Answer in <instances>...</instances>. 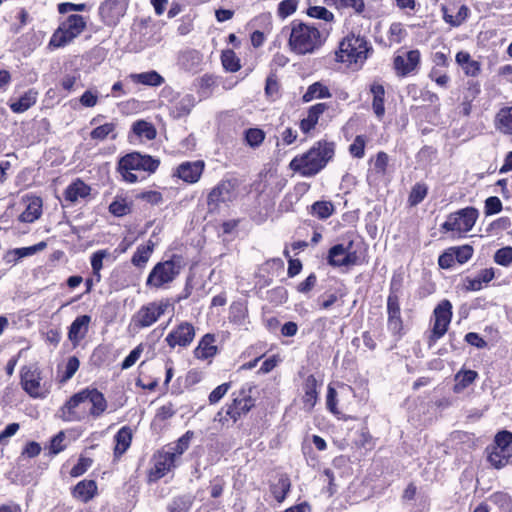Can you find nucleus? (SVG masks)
<instances>
[{
    "label": "nucleus",
    "mask_w": 512,
    "mask_h": 512,
    "mask_svg": "<svg viewBox=\"0 0 512 512\" xmlns=\"http://www.w3.org/2000/svg\"><path fill=\"white\" fill-rule=\"evenodd\" d=\"M368 50V44L364 37L348 35L340 42L336 59L348 65L361 66L367 59Z\"/></svg>",
    "instance_id": "obj_4"
},
{
    "label": "nucleus",
    "mask_w": 512,
    "mask_h": 512,
    "mask_svg": "<svg viewBox=\"0 0 512 512\" xmlns=\"http://www.w3.org/2000/svg\"><path fill=\"white\" fill-rule=\"evenodd\" d=\"M451 319L452 304L449 300H442L433 311V326L428 340L430 347L446 334Z\"/></svg>",
    "instance_id": "obj_10"
},
{
    "label": "nucleus",
    "mask_w": 512,
    "mask_h": 512,
    "mask_svg": "<svg viewBox=\"0 0 512 512\" xmlns=\"http://www.w3.org/2000/svg\"><path fill=\"white\" fill-rule=\"evenodd\" d=\"M366 140L362 135L356 136L353 143L349 147L351 155L355 158H362L365 154Z\"/></svg>",
    "instance_id": "obj_62"
},
{
    "label": "nucleus",
    "mask_w": 512,
    "mask_h": 512,
    "mask_svg": "<svg viewBox=\"0 0 512 512\" xmlns=\"http://www.w3.org/2000/svg\"><path fill=\"white\" fill-rule=\"evenodd\" d=\"M216 337L214 334L207 333L199 341L197 347L194 350V356L200 360H208L213 358L218 348L215 345Z\"/></svg>",
    "instance_id": "obj_24"
},
{
    "label": "nucleus",
    "mask_w": 512,
    "mask_h": 512,
    "mask_svg": "<svg viewBox=\"0 0 512 512\" xmlns=\"http://www.w3.org/2000/svg\"><path fill=\"white\" fill-rule=\"evenodd\" d=\"M91 323V316L80 315L77 316L71 323L68 329V339L73 347H77L88 334L89 326Z\"/></svg>",
    "instance_id": "obj_21"
},
{
    "label": "nucleus",
    "mask_w": 512,
    "mask_h": 512,
    "mask_svg": "<svg viewBox=\"0 0 512 512\" xmlns=\"http://www.w3.org/2000/svg\"><path fill=\"white\" fill-rule=\"evenodd\" d=\"M131 77L138 83L154 87L160 86L164 82V78L156 71L132 74Z\"/></svg>",
    "instance_id": "obj_45"
},
{
    "label": "nucleus",
    "mask_w": 512,
    "mask_h": 512,
    "mask_svg": "<svg viewBox=\"0 0 512 512\" xmlns=\"http://www.w3.org/2000/svg\"><path fill=\"white\" fill-rule=\"evenodd\" d=\"M204 167L205 163L202 160L185 161L176 167L173 176L178 177L186 183L194 184L199 181Z\"/></svg>",
    "instance_id": "obj_19"
},
{
    "label": "nucleus",
    "mask_w": 512,
    "mask_h": 512,
    "mask_svg": "<svg viewBox=\"0 0 512 512\" xmlns=\"http://www.w3.org/2000/svg\"><path fill=\"white\" fill-rule=\"evenodd\" d=\"M487 452L488 461L496 469L506 466L511 459V457H505V459H502L501 449H495L493 446L488 447Z\"/></svg>",
    "instance_id": "obj_52"
},
{
    "label": "nucleus",
    "mask_w": 512,
    "mask_h": 512,
    "mask_svg": "<svg viewBox=\"0 0 512 512\" xmlns=\"http://www.w3.org/2000/svg\"><path fill=\"white\" fill-rule=\"evenodd\" d=\"M265 138V133L258 128H250L245 133V139L251 147L259 146Z\"/></svg>",
    "instance_id": "obj_58"
},
{
    "label": "nucleus",
    "mask_w": 512,
    "mask_h": 512,
    "mask_svg": "<svg viewBox=\"0 0 512 512\" xmlns=\"http://www.w3.org/2000/svg\"><path fill=\"white\" fill-rule=\"evenodd\" d=\"M86 21L83 16L72 14L63 21L51 36L50 48L64 47L78 37L85 29Z\"/></svg>",
    "instance_id": "obj_6"
},
{
    "label": "nucleus",
    "mask_w": 512,
    "mask_h": 512,
    "mask_svg": "<svg viewBox=\"0 0 512 512\" xmlns=\"http://www.w3.org/2000/svg\"><path fill=\"white\" fill-rule=\"evenodd\" d=\"M114 131H115L114 123H105L103 125L96 127L95 129H93L91 131L90 136L92 139L100 140V141L106 139L110 135H111L112 139H115L116 134L114 133Z\"/></svg>",
    "instance_id": "obj_50"
},
{
    "label": "nucleus",
    "mask_w": 512,
    "mask_h": 512,
    "mask_svg": "<svg viewBox=\"0 0 512 512\" xmlns=\"http://www.w3.org/2000/svg\"><path fill=\"white\" fill-rule=\"evenodd\" d=\"M193 432L187 431L176 442L167 445L165 449L173 458L178 461L181 455L188 449Z\"/></svg>",
    "instance_id": "obj_33"
},
{
    "label": "nucleus",
    "mask_w": 512,
    "mask_h": 512,
    "mask_svg": "<svg viewBox=\"0 0 512 512\" xmlns=\"http://www.w3.org/2000/svg\"><path fill=\"white\" fill-rule=\"evenodd\" d=\"M443 19L446 23L451 26L457 27L460 26L468 17L469 9L467 6L462 5L457 14L455 16L448 13V8L446 6H442Z\"/></svg>",
    "instance_id": "obj_43"
},
{
    "label": "nucleus",
    "mask_w": 512,
    "mask_h": 512,
    "mask_svg": "<svg viewBox=\"0 0 512 512\" xmlns=\"http://www.w3.org/2000/svg\"><path fill=\"white\" fill-rule=\"evenodd\" d=\"M456 62L467 76H477L480 72L479 62L473 60L468 52L460 51L456 54Z\"/></svg>",
    "instance_id": "obj_31"
},
{
    "label": "nucleus",
    "mask_w": 512,
    "mask_h": 512,
    "mask_svg": "<svg viewBox=\"0 0 512 512\" xmlns=\"http://www.w3.org/2000/svg\"><path fill=\"white\" fill-rule=\"evenodd\" d=\"M97 493V485L93 480H82L73 488L72 495L81 502L90 501Z\"/></svg>",
    "instance_id": "obj_28"
},
{
    "label": "nucleus",
    "mask_w": 512,
    "mask_h": 512,
    "mask_svg": "<svg viewBox=\"0 0 512 512\" xmlns=\"http://www.w3.org/2000/svg\"><path fill=\"white\" fill-rule=\"evenodd\" d=\"M307 15L311 18L321 19L326 22L334 20V14L323 6H311L307 9Z\"/></svg>",
    "instance_id": "obj_55"
},
{
    "label": "nucleus",
    "mask_w": 512,
    "mask_h": 512,
    "mask_svg": "<svg viewBox=\"0 0 512 512\" xmlns=\"http://www.w3.org/2000/svg\"><path fill=\"white\" fill-rule=\"evenodd\" d=\"M451 250L455 253V261L460 264L466 263L473 255V249L469 245L453 247Z\"/></svg>",
    "instance_id": "obj_63"
},
{
    "label": "nucleus",
    "mask_w": 512,
    "mask_h": 512,
    "mask_svg": "<svg viewBox=\"0 0 512 512\" xmlns=\"http://www.w3.org/2000/svg\"><path fill=\"white\" fill-rule=\"evenodd\" d=\"M291 488V482L286 474L279 476L276 483H273L270 487L271 493L275 500L279 503L283 502L289 493Z\"/></svg>",
    "instance_id": "obj_35"
},
{
    "label": "nucleus",
    "mask_w": 512,
    "mask_h": 512,
    "mask_svg": "<svg viewBox=\"0 0 512 512\" xmlns=\"http://www.w3.org/2000/svg\"><path fill=\"white\" fill-rule=\"evenodd\" d=\"M478 217L479 211L475 207L459 209L447 216L446 221L441 225V230L461 237L472 230Z\"/></svg>",
    "instance_id": "obj_8"
},
{
    "label": "nucleus",
    "mask_w": 512,
    "mask_h": 512,
    "mask_svg": "<svg viewBox=\"0 0 512 512\" xmlns=\"http://www.w3.org/2000/svg\"><path fill=\"white\" fill-rule=\"evenodd\" d=\"M126 0H105L99 6V15L107 26H116L127 10Z\"/></svg>",
    "instance_id": "obj_13"
},
{
    "label": "nucleus",
    "mask_w": 512,
    "mask_h": 512,
    "mask_svg": "<svg viewBox=\"0 0 512 512\" xmlns=\"http://www.w3.org/2000/svg\"><path fill=\"white\" fill-rule=\"evenodd\" d=\"M511 225L512 223L509 217H500L489 224L487 232L498 234L502 231L509 229Z\"/></svg>",
    "instance_id": "obj_60"
},
{
    "label": "nucleus",
    "mask_w": 512,
    "mask_h": 512,
    "mask_svg": "<svg viewBox=\"0 0 512 512\" xmlns=\"http://www.w3.org/2000/svg\"><path fill=\"white\" fill-rule=\"evenodd\" d=\"M330 97L331 93L328 87L321 82H315L307 88L306 92L302 96V100L304 103H308L314 99H325Z\"/></svg>",
    "instance_id": "obj_36"
},
{
    "label": "nucleus",
    "mask_w": 512,
    "mask_h": 512,
    "mask_svg": "<svg viewBox=\"0 0 512 512\" xmlns=\"http://www.w3.org/2000/svg\"><path fill=\"white\" fill-rule=\"evenodd\" d=\"M333 211L334 207L329 201H317L311 206V213L319 219H327Z\"/></svg>",
    "instance_id": "obj_47"
},
{
    "label": "nucleus",
    "mask_w": 512,
    "mask_h": 512,
    "mask_svg": "<svg viewBox=\"0 0 512 512\" xmlns=\"http://www.w3.org/2000/svg\"><path fill=\"white\" fill-rule=\"evenodd\" d=\"M115 448L114 456L119 458L122 456L127 449L130 447L132 442V430L128 426H123L114 436Z\"/></svg>",
    "instance_id": "obj_29"
},
{
    "label": "nucleus",
    "mask_w": 512,
    "mask_h": 512,
    "mask_svg": "<svg viewBox=\"0 0 512 512\" xmlns=\"http://www.w3.org/2000/svg\"><path fill=\"white\" fill-rule=\"evenodd\" d=\"M131 211V207L129 203L124 198H116L110 205H109V212L116 216V217H122L127 214H129Z\"/></svg>",
    "instance_id": "obj_53"
},
{
    "label": "nucleus",
    "mask_w": 512,
    "mask_h": 512,
    "mask_svg": "<svg viewBox=\"0 0 512 512\" xmlns=\"http://www.w3.org/2000/svg\"><path fill=\"white\" fill-rule=\"evenodd\" d=\"M79 366H80V362L76 356L69 357L67 360V363L65 365V371H64L63 375L61 376L60 381L64 383V382L68 381L69 379H71L74 376V374L76 373V371L78 370Z\"/></svg>",
    "instance_id": "obj_59"
},
{
    "label": "nucleus",
    "mask_w": 512,
    "mask_h": 512,
    "mask_svg": "<svg viewBox=\"0 0 512 512\" xmlns=\"http://www.w3.org/2000/svg\"><path fill=\"white\" fill-rule=\"evenodd\" d=\"M325 2L337 9H352L357 14H361L365 9L363 0H325Z\"/></svg>",
    "instance_id": "obj_42"
},
{
    "label": "nucleus",
    "mask_w": 512,
    "mask_h": 512,
    "mask_svg": "<svg viewBox=\"0 0 512 512\" xmlns=\"http://www.w3.org/2000/svg\"><path fill=\"white\" fill-rule=\"evenodd\" d=\"M236 198L235 184L230 180L219 182L209 193L208 206L216 208L220 203L230 202Z\"/></svg>",
    "instance_id": "obj_18"
},
{
    "label": "nucleus",
    "mask_w": 512,
    "mask_h": 512,
    "mask_svg": "<svg viewBox=\"0 0 512 512\" xmlns=\"http://www.w3.org/2000/svg\"><path fill=\"white\" fill-rule=\"evenodd\" d=\"M495 449H501L502 459L512 457V433L509 431L499 432L492 445Z\"/></svg>",
    "instance_id": "obj_37"
},
{
    "label": "nucleus",
    "mask_w": 512,
    "mask_h": 512,
    "mask_svg": "<svg viewBox=\"0 0 512 512\" xmlns=\"http://www.w3.org/2000/svg\"><path fill=\"white\" fill-rule=\"evenodd\" d=\"M497 121L502 132L512 134V106L502 108L497 114Z\"/></svg>",
    "instance_id": "obj_46"
},
{
    "label": "nucleus",
    "mask_w": 512,
    "mask_h": 512,
    "mask_svg": "<svg viewBox=\"0 0 512 512\" xmlns=\"http://www.w3.org/2000/svg\"><path fill=\"white\" fill-rule=\"evenodd\" d=\"M221 60L227 71L236 72L240 69L239 59L232 50L223 51Z\"/></svg>",
    "instance_id": "obj_54"
},
{
    "label": "nucleus",
    "mask_w": 512,
    "mask_h": 512,
    "mask_svg": "<svg viewBox=\"0 0 512 512\" xmlns=\"http://www.w3.org/2000/svg\"><path fill=\"white\" fill-rule=\"evenodd\" d=\"M85 402L88 404L89 413L92 417L98 418L107 408V401L104 395L97 389H83Z\"/></svg>",
    "instance_id": "obj_22"
},
{
    "label": "nucleus",
    "mask_w": 512,
    "mask_h": 512,
    "mask_svg": "<svg viewBox=\"0 0 512 512\" xmlns=\"http://www.w3.org/2000/svg\"><path fill=\"white\" fill-rule=\"evenodd\" d=\"M170 307L167 299H161L142 305L132 316L131 325L144 329L154 325Z\"/></svg>",
    "instance_id": "obj_9"
},
{
    "label": "nucleus",
    "mask_w": 512,
    "mask_h": 512,
    "mask_svg": "<svg viewBox=\"0 0 512 512\" xmlns=\"http://www.w3.org/2000/svg\"><path fill=\"white\" fill-rule=\"evenodd\" d=\"M229 320L239 326H245L249 323L248 307L245 301H235L230 305Z\"/></svg>",
    "instance_id": "obj_30"
},
{
    "label": "nucleus",
    "mask_w": 512,
    "mask_h": 512,
    "mask_svg": "<svg viewBox=\"0 0 512 512\" xmlns=\"http://www.w3.org/2000/svg\"><path fill=\"white\" fill-rule=\"evenodd\" d=\"M250 392L251 388L248 390L242 388L239 394L234 397L232 403L227 406L226 416L230 417L234 422L254 406V400Z\"/></svg>",
    "instance_id": "obj_16"
},
{
    "label": "nucleus",
    "mask_w": 512,
    "mask_h": 512,
    "mask_svg": "<svg viewBox=\"0 0 512 512\" xmlns=\"http://www.w3.org/2000/svg\"><path fill=\"white\" fill-rule=\"evenodd\" d=\"M353 242H349L347 246L336 244L329 249L327 261L333 267H348L360 263L359 256L356 251L352 250Z\"/></svg>",
    "instance_id": "obj_12"
},
{
    "label": "nucleus",
    "mask_w": 512,
    "mask_h": 512,
    "mask_svg": "<svg viewBox=\"0 0 512 512\" xmlns=\"http://www.w3.org/2000/svg\"><path fill=\"white\" fill-rule=\"evenodd\" d=\"M110 256L111 253L107 249L97 250L91 255L90 263L96 283L101 281L100 271L103 268V260Z\"/></svg>",
    "instance_id": "obj_40"
},
{
    "label": "nucleus",
    "mask_w": 512,
    "mask_h": 512,
    "mask_svg": "<svg viewBox=\"0 0 512 512\" xmlns=\"http://www.w3.org/2000/svg\"><path fill=\"white\" fill-rule=\"evenodd\" d=\"M89 413L88 404L82 390L66 401L59 411V416L66 422H79L84 420Z\"/></svg>",
    "instance_id": "obj_11"
},
{
    "label": "nucleus",
    "mask_w": 512,
    "mask_h": 512,
    "mask_svg": "<svg viewBox=\"0 0 512 512\" xmlns=\"http://www.w3.org/2000/svg\"><path fill=\"white\" fill-rule=\"evenodd\" d=\"M195 105V97L191 94L176 95L173 97L168 105L170 115L179 119L187 116Z\"/></svg>",
    "instance_id": "obj_20"
},
{
    "label": "nucleus",
    "mask_w": 512,
    "mask_h": 512,
    "mask_svg": "<svg viewBox=\"0 0 512 512\" xmlns=\"http://www.w3.org/2000/svg\"><path fill=\"white\" fill-rule=\"evenodd\" d=\"M406 36L407 31L404 28L403 24L399 22H394L390 25L388 30V40L390 41L391 44L401 43Z\"/></svg>",
    "instance_id": "obj_51"
},
{
    "label": "nucleus",
    "mask_w": 512,
    "mask_h": 512,
    "mask_svg": "<svg viewBox=\"0 0 512 512\" xmlns=\"http://www.w3.org/2000/svg\"><path fill=\"white\" fill-rule=\"evenodd\" d=\"M318 382L313 375H309L304 382L303 405L307 411H311L318 400Z\"/></svg>",
    "instance_id": "obj_26"
},
{
    "label": "nucleus",
    "mask_w": 512,
    "mask_h": 512,
    "mask_svg": "<svg viewBox=\"0 0 512 512\" xmlns=\"http://www.w3.org/2000/svg\"><path fill=\"white\" fill-rule=\"evenodd\" d=\"M503 205L501 200L496 196L488 197L485 200L484 213L486 216H491L502 211Z\"/></svg>",
    "instance_id": "obj_61"
},
{
    "label": "nucleus",
    "mask_w": 512,
    "mask_h": 512,
    "mask_svg": "<svg viewBox=\"0 0 512 512\" xmlns=\"http://www.w3.org/2000/svg\"><path fill=\"white\" fill-rule=\"evenodd\" d=\"M25 203L24 211L19 215V221L32 223L42 214V200L37 196H26L23 198Z\"/></svg>",
    "instance_id": "obj_23"
},
{
    "label": "nucleus",
    "mask_w": 512,
    "mask_h": 512,
    "mask_svg": "<svg viewBox=\"0 0 512 512\" xmlns=\"http://www.w3.org/2000/svg\"><path fill=\"white\" fill-rule=\"evenodd\" d=\"M370 91L373 94V102H372L373 111L378 118H381L385 113V107H384L385 89H384L383 85L378 84V83H373L371 85Z\"/></svg>",
    "instance_id": "obj_38"
},
{
    "label": "nucleus",
    "mask_w": 512,
    "mask_h": 512,
    "mask_svg": "<svg viewBox=\"0 0 512 512\" xmlns=\"http://www.w3.org/2000/svg\"><path fill=\"white\" fill-rule=\"evenodd\" d=\"M477 372L473 370H461L455 375L454 391L460 393L477 378Z\"/></svg>",
    "instance_id": "obj_41"
},
{
    "label": "nucleus",
    "mask_w": 512,
    "mask_h": 512,
    "mask_svg": "<svg viewBox=\"0 0 512 512\" xmlns=\"http://www.w3.org/2000/svg\"><path fill=\"white\" fill-rule=\"evenodd\" d=\"M132 130L138 137L145 138L146 140H153L156 137L155 127L144 120L136 121L132 126Z\"/></svg>",
    "instance_id": "obj_44"
},
{
    "label": "nucleus",
    "mask_w": 512,
    "mask_h": 512,
    "mask_svg": "<svg viewBox=\"0 0 512 512\" xmlns=\"http://www.w3.org/2000/svg\"><path fill=\"white\" fill-rule=\"evenodd\" d=\"M298 0H282L278 4L277 15L281 19H285L295 13L298 7Z\"/></svg>",
    "instance_id": "obj_56"
},
{
    "label": "nucleus",
    "mask_w": 512,
    "mask_h": 512,
    "mask_svg": "<svg viewBox=\"0 0 512 512\" xmlns=\"http://www.w3.org/2000/svg\"><path fill=\"white\" fill-rule=\"evenodd\" d=\"M334 156V143L319 141L306 153L296 156L290 162V168L304 177L319 173Z\"/></svg>",
    "instance_id": "obj_1"
},
{
    "label": "nucleus",
    "mask_w": 512,
    "mask_h": 512,
    "mask_svg": "<svg viewBox=\"0 0 512 512\" xmlns=\"http://www.w3.org/2000/svg\"><path fill=\"white\" fill-rule=\"evenodd\" d=\"M159 165L158 158L132 152L119 159L117 170L125 182L136 183L155 173Z\"/></svg>",
    "instance_id": "obj_2"
},
{
    "label": "nucleus",
    "mask_w": 512,
    "mask_h": 512,
    "mask_svg": "<svg viewBox=\"0 0 512 512\" xmlns=\"http://www.w3.org/2000/svg\"><path fill=\"white\" fill-rule=\"evenodd\" d=\"M91 188L82 180L77 179L72 182L65 190L64 197L69 202H77L89 196Z\"/></svg>",
    "instance_id": "obj_27"
},
{
    "label": "nucleus",
    "mask_w": 512,
    "mask_h": 512,
    "mask_svg": "<svg viewBox=\"0 0 512 512\" xmlns=\"http://www.w3.org/2000/svg\"><path fill=\"white\" fill-rule=\"evenodd\" d=\"M490 501L502 512H512V498L504 492H496L490 496Z\"/></svg>",
    "instance_id": "obj_49"
},
{
    "label": "nucleus",
    "mask_w": 512,
    "mask_h": 512,
    "mask_svg": "<svg viewBox=\"0 0 512 512\" xmlns=\"http://www.w3.org/2000/svg\"><path fill=\"white\" fill-rule=\"evenodd\" d=\"M265 94L273 101L280 96V85L273 74L269 75L266 79Z\"/></svg>",
    "instance_id": "obj_57"
},
{
    "label": "nucleus",
    "mask_w": 512,
    "mask_h": 512,
    "mask_svg": "<svg viewBox=\"0 0 512 512\" xmlns=\"http://www.w3.org/2000/svg\"><path fill=\"white\" fill-rule=\"evenodd\" d=\"M22 389L32 398L44 399L50 392V384L43 381L42 372L37 364L25 365L20 371Z\"/></svg>",
    "instance_id": "obj_7"
},
{
    "label": "nucleus",
    "mask_w": 512,
    "mask_h": 512,
    "mask_svg": "<svg viewBox=\"0 0 512 512\" xmlns=\"http://www.w3.org/2000/svg\"><path fill=\"white\" fill-rule=\"evenodd\" d=\"M421 54L417 49L410 50L404 55H396L393 60L396 74L405 77L416 71L420 65Z\"/></svg>",
    "instance_id": "obj_17"
},
{
    "label": "nucleus",
    "mask_w": 512,
    "mask_h": 512,
    "mask_svg": "<svg viewBox=\"0 0 512 512\" xmlns=\"http://www.w3.org/2000/svg\"><path fill=\"white\" fill-rule=\"evenodd\" d=\"M37 93L33 90L27 91L17 101L10 103L14 113H23L36 103Z\"/></svg>",
    "instance_id": "obj_39"
},
{
    "label": "nucleus",
    "mask_w": 512,
    "mask_h": 512,
    "mask_svg": "<svg viewBox=\"0 0 512 512\" xmlns=\"http://www.w3.org/2000/svg\"><path fill=\"white\" fill-rule=\"evenodd\" d=\"M154 246V242L151 240L147 241L145 245H139L132 256V264L139 268L144 267L153 253Z\"/></svg>",
    "instance_id": "obj_34"
},
{
    "label": "nucleus",
    "mask_w": 512,
    "mask_h": 512,
    "mask_svg": "<svg viewBox=\"0 0 512 512\" xmlns=\"http://www.w3.org/2000/svg\"><path fill=\"white\" fill-rule=\"evenodd\" d=\"M177 461L165 449H162L154 456V463L149 471L150 482L163 478L177 466Z\"/></svg>",
    "instance_id": "obj_15"
},
{
    "label": "nucleus",
    "mask_w": 512,
    "mask_h": 512,
    "mask_svg": "<svg viewBox=\"0 0 512 512\" xmlns=\"http://www.w3.org/2000/svg\"><path fill=\"white\" fill-rule=\"evenodd\" d=\"M181 269V259L177 256L159 262L150 271L146 280V286L154 289L164 288L176 279Z\"/></svg>",
    "instance_id": "obj_5"
},
{
    "label": "nucleus",
    "mask_w": 512,
    "mask_h": 512,
    "mask_svg": "<svg viewBox=\"0 0 512 512\" xmlns=\"http://www.w3.org/2000/svg\"><path fill=\"white\" fill-rule=\"evenodd\" d=\"M195 338V328L193 324L183 321L173 328L165 338L170 348L187 347Z\"/></svg>",
    "instance_id": "obj_14"
},
{
    "label": "nucleus",
    "mask_w": 512,
    "mask_h": 512,
    "mask_svg": "<svg viewBox=\"0 0 512 512\" xmlns=\"http://www.w3.org/2000/svg\"><path fill=\"white\" fill-rule=\"evenodd\" d=\"M45 247H46L45 242H39L33 246L16 248V249L8 251L5 256V259L8 263L16 262V261L20 260L21 258L31 256V255L43 250Z\"/></svg>",
    "instance_id": "obj_32"
},
{
    "label": "nucleus",
    "mask_w": 512,
    "mask_h": 512,
    "mask_svg": "<svg viewBox=\"0 0 512 512\" xmlns=\"http://www.w3.org/2000/svg\"><path fill=\"white\" fill-rule=\"evenodd\" d=\"M494 260L497 264L507 266L512 263V247H504L494 255Z\"/></svg>",
    "instance_id": "obj_64"
},
{
    "label": "nucleus",
    "mask_w": 512,
    "mask_h": 512,
    "mask_svg": "<svg viewBox=\"0 0 512 512\" xmlns=\"http://www.w3.org/2000/svg\"><path fill=\"white\" fill-rule=\"evenodd\" d=\"M289 30L288 45L295 54H312L324 42L323 34L314 25L293 20L289 25Z\"/></svg>",
    "instance_id": "obj_3"
},
{
    "label": "nucleus",
    "mask_w": 512,
    "mask_h": 512,
    "mask_svg": "<svg viewBox=\"0 0 512 512\" xmlns=\"http://www.w3.org/2000/svg\"><path fill=\"white\" fill-rule=\"evenodd\" d=\"M388 326L394 333L399 332L402 328L401 312L399 305V297L389 295L387 299Z\"/></svg>",
    "instance_id": "obj_25"
},
{
    "label": "nucleus",
    "mask_w": 512,
    "mask_h": 512,
    "mask_svg": "<svg viewBox=\"0 0 512 512\" xmlns=\"http://www.w3.org/2000/svg\"><path fill=\"white\" fill-rule=\"evenodd\" d=\"M428 193V187L424 183H416L409 194L408 202L410 206H416L421 203Z\"/></svg>",
    "instance_id": "obj_48"
}]
</instances>
